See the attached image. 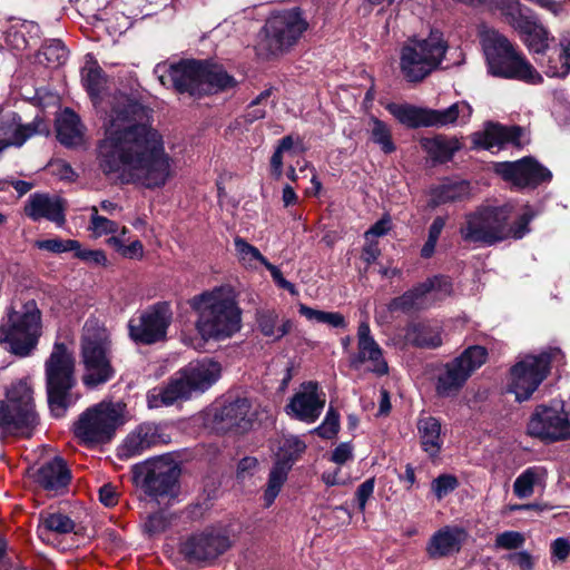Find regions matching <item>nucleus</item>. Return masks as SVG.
I'll list each match as a JSON object with an SVG mask.
<instances>
[{
    "label": "nucleus",
    "instance_id": "obj_57",
    "mask_svg": "<svg viewBox=\"0 0 570 570\" xmlns=\"http://www.w3.org/2000/svg\"><path fill=\"white\" fill-rule=\"evenodd\" d=\"M75 252V256L81 261L87 263H92L96 265H105L107 262V257L102 250H94V249H83L79 244L78 249H72Z\"/></svg>",
    "mask_w": 570,
    "mask_h": 570
},
{
    "label": "nucleus",
    "instance_id": "obj_50",
    "mask_svg": "<svg viewBox=\"0 0 570 570\" xmlns=\"http://www.w3.org/2000/svg\"><path fill=\"white\" fill-rule=\"evenodd\" d=\"M90 212L89 229L92 232L95 237H101L104 235L115 234L118 232V224L107 217L100 216L96 206H92Z\"/></svg>",
    "mask_w": 570,
    "mask_h": 570
},
{
    "label": "nucleus",
    "instance_id": "obj_52",
    "mask_svg": "<svg viewBox=\"0 0 570 570\" xmlns=\"http://www.w3.org/2000/svg\"><path fill=\"white\" fill-rule=\"evenodd\" d=\"M35 246L42 250H48L51 253H65L70 252L72 249H78L79 242L75 239L62 240L59 238L51 239H41L35 243Z\"/></svg>",
    "mask_w": 570,
    "mask_h": 570
},
{
    "label": "nucleus",
    "instance_id": "obj_22",
    "mask_svg": "<svg viewBox=\"0 0 570 570\" xmlns=\"http://www.w3.org/2000/svg\"><path fill=\"white\" fill-rule=\"evenodd\" d=\"M325 393L320 391L318 383L308 381L302 384L286 405L288 415L305 423H314L325 406Z\"/></svg>",
    "mask_w": 570,
    "mask_h": 570
},
{
    "label": "nucleus",
    "instance_id": "obj_25",
    "mask_svg": "<svg viewBox=\"0 0 570 570\" xmlns=\"http://www.w3.org/2000/svg\"><path fill=\"white\" fill-rule=\"evenodd\" d=\"M468 539V532L461 527L445 525L434 532L426 546V553L431 559H442L460 552Z\"/></svg>",
    "mask_w": 570,
    "mask_h": 570
},
{
    "label": "nucleus",
    "instance_id": "obj_42",
    "mask_svg": "<svg viewBox=\"0 0 570 570\" xmlns=\"http://www.w3.org/2000/svg\"><path fill=\"white\" fill-rule=\"evenodd\" d=\"M471 195L470 184L465 180L442 184L432 193L435 206L468 199Z\"/></svg>",
    "mask_w": 570,
    "mask_h": 570
},
{
    "label": "nucleus",
    "instance_id": "obj_3",
    "mask_svg": "<svg viewBox=\"0 0 570 570\" xmlns=\"http://www.w3.org/2000/svg\"><path fill=\"white\" fill-rule=\"evenodd\" d=\"M513 207L480 206L464 216L459 233L463 242L480 246H492L513 238L520 239L530 232L532 215L524 213L511 220Z\"/></svg>",
    "mask_w": 570,
    "mask_h": 570
},
{
    "label": "nucleus",
    "instance_id": "obj_17",
    "mask_svg": "<svg viewBox=\"0 0 570 570\" xmlns=\"http://www.w3.org/2000/svg\"><path fill=\"white\" fill-rule=\"evenodd\" d=\"M527 430L531 436L547 442L570 439V412L540 405L531 415Z\"/></svg>",
    "mask_w": 570,
    "mask_h": 570
},
{
    "label": "nucleus",
    "instance_id": "obj_28",
    "mask_svg": "<svg viewBox=\"0 0 570 570\" xmlns=\"http://www.w3.org/2000/svg\"><path fill=\"white\" fill-rule=\"evenodd\" d=\"M522 129L518 126L505 127L499 124L488 122L482 131L472 135V142L476 148H502L505 144L519 146Z\"/></svg>",
    "mask_w": 570,
    "mask_h": 570
},
{
    "label": "nucleus",
    "instance_id": "obj_4",
    "mask_svg": "<svg viewBox=\"0 0 570 570\" xmlns=\"http://www.w3.org/2000/svg\"><path fill=\"white\" fill-rule=\"evenodd\" d=\"M161 85L178 92L202 97L236 86L234 77L222 65L209 60H180L177 63H159L155 68Z\"/></svg>",
    "mask_w": 570,
    "mask_h": 570
},
{
    "label": "nucleus",
    "instance_id": "obj_7",
    "mask_svg": "<svg viewBox=\"0 0 570 570\" xmlns=\"http://www.w3.org/2000/svg\"><path fill=\"white\" fill-rule=\"evenodd\" d=\"M126 404L102 401L83 411L73 423L75 436L83 444L94 446L108 443L116 431L126 423Z\"/></svg>",
    "mask_w": 570,
    "mask_h": 570
},
{
    "label": "nucleus",
    "instance_id": "obj_43",
    "mask_svg": "<svg viewBox=\"0 0 570 570\" xmlns=\"http://www.w3.org/2000/svg\"><path fill=\"white\" fill-rule=\"evenodd\" d=\"M547 470L542 466H530L525 469L513 483V493L519 499H527L533 494L534 485L543 481Z\"/></svg>",
    "mask_w": 570,
    "mask_h": 570
},
{
    "label": "nucleus",
    "instance_id": "obj_41",
    "mask_svg": "<svg viewBox=\"0 0 570 570\" xmlns=\"http://www.w3.org/2000/svg\"><path fill=\"white\" fill-rule=\"evenodd\" d=\"M489 7L491 10L499 11L513 29L532 14V11L519 0H489Z\"/></svg>",
    "mask_w": 570,
    "mask_h": 570
},
{
    "label": "nucleus",
    "instance_id": "obj_32",
    "mask_svg": "<svg viewBox=\"0 0 570 570\" xmlns=\"http://www.w3.org/2000/svg\"><path fill=\"white\" fill-rule=\"evenodd\" d=\"M57 138L67 146H79L83 138V126L79 116L69 108H66L56 120Z\"/></svg>",
    "mask_w": 570,
    "mask_h": 570
},
{
    "label": "nucleus",
    "instance_id": "obj_5",
    "mask_svg": "<svg viewBox=\"0 0 570 570\" xmlns=\"http://www.w3.org/2000/svg\"><path fill=\"white\" fill-rule=\"evenodd\" d=\"M481 45L489 72L499 78L519 80L530 85L543 81L542 76L521 51L502 33L494 29L481 32Z\"/></svg>",
    "mask_w": 570,
    "mask_h": 570
},
{
    "label": "nucleus",
    "instance_id": "obj_20",
    "mask_svg": "<svg viewBox=\"0 0 570 570\" xmlns=\"http://www.w3.org/2000/svg\"><path fill=\"white\" fill-rule=\"evenodd\" d=\"M50 128L42 117L36 116L29 124H21L16 112L0 116V153L9 146L21 147L33 136L49 135Z\"/></svg>",
    "mask_w": 570,
    "mask_h": 570
},
{
    "label": "nucleus",
    "instance_id": "obj_6",
    "mask_svg": "<svg viewBox=\"0 0 570 570\" xmlns=\"http://www.w3.org/2000/svg\"><path fill=\"white\" fill-rule=\"evenodd\" d=\"M110 341L107 330L95 318L86 321L82 328L81 354L85 365L82 382L97 387L111 380L115 370L109 356Z\"/></svg>",
    "mask_w": 570,
    "mask_h": 570
},
{
    "label": "nucleus",
    "instance_id": "obj_60",
    "mask_svg": "<svg viewBox=\"0 0 570 570\" xmlns=\"http://www.w3.org/2000/svg\"><path fill=\"white\" fill-rule=\"evenodd\" d=\"M265 267L271 272V275H272L274 282L281 288L288 291L292 295H297L298 294L295 285L284 278V276H283V274H282V272L279 271L278 267H276L275 265L271 264L269 262L265 263Z\"/></svg>",
    "mask_w": 570,
    "mask_h": 570
},
{
    "label": "nucleus",
    "instance_id": "obj_45",
    "mask_svg": "<svg viewBox=\"0 0 570 570\" xmlns=\"http://www.w3.org/2000/svg\"><path fill=\"white\" fill-rule=\"evenodd\" d=\"M73 529L75 522L68 515L61 512L40 514V537H43L48 532L67 534L72 532Z\"/></svg>",
    "mask_w": 570,
    "mask_h": 570
},
{
    "label": "nucleus",
    "instance_id": "obj_51",
    "mask_svg": "<svg viewBox=\"0 0 570 570\" xmlns=\"http://www.w3.org/2000/svg\"><path fill=\"white\" fill-rule=\"evenodd\" d=\"M459 485L460 482L455 475L444 473L431 482V490L438 500H442L458 489Z\"/></svg>",
    "mask_w": 570,
    "mask_h": 570
},
{
    "label": "nucleus",
    "instance_id": "obj_36",
    "mask_svg": "<svg viewBox=\"0 0 570 570\" xmlns=\"http://www.w3.org/2000/svg\"><path fill=\"white\" fill-rule=\"evenodd\" d=\"M531 52L544 53L549 48V33L532 13L515 29Z\"/></svg>",
    "mask_w": 570,
    "mask_h": 570
},
{
    "label": "nucleus",
    "instance_id": "obj_44",
    "mask_svg": "<svg viewBox=\"0 0 570 570\" xmlns=\"http://www.w3.org/2000/svg\"><path fill=\"white\" fill-rule=\"evenodd\" d=\"M68 51L60 40L46 42L37 53V62L47 68H58L67 61Z\"/></svg>",
    "mask_w": 570,
    "mask_h": 570
},
{
    "label": "nucleus",
    "instance_id": "obj_35",
    "mask_svg": "<svg viewBox=\"0 0 570 570\" xmlns=\"http://www.w3.org/2000/svg\"><path fill=\"white\" fill-rule=\"evenodd\" d=\"M416 426L423 451L431 458L438 456L443 444L441 422L433 416H423L419 419Z\"/></svg>",
    "mask_w": 570,
    "mask_h": 570
},
{
    "label": "nucleus",
    "instance_id": "obj_12",
    "mask_svg": "<svg viewBox=\"0 0 570 570\" xmlns=\"http://www.w3.org/2000/svg\"><path fill=\"white\" fill-rule=\"evenodd\" d=\"M41 330V314L35 303H27L22 311H10L0 325V343L19 356H27L35 348Z\"/></svg>",
    "mask_w": 570,
    "mask_h": 570
},
{
    "label": "nucleus",
    "instance_id": "obj_46",
    "mask_svg": "<svg viewBox=\"0 0 570 570\" xmlns=\"http://www.w3.org/2000/svg\"><path fill=\"white\" fill-rule=\"evenodd\" d=\"M368 132L371 140L377 145L384 154H392L396 150V146L392 139L391 128L374 116L368 120Z\"/></svg>",
    "mask_w": 570,
    "mask_h": 570
},
{
    "label": "nucleus",
    "instance_id": "obj_62",
    "mask_svg": "<svg viewBox=\"0 0 570 570\" xmlns=\"http://www.w3.org/2000/svg\"><path fill=\"white\" fill-rule=\"evenodd\" d=\"M391 228L390 218L383 217L377 220L368 230L365 232V240H373L374 237H381L387 234Z\"/></svg>",
    "mask_w": 570,
    "mask_h": 570
},
{
    "label": "nucleus",
    "instance_id": "obj_58",
    "mask_svg": "<svg viewBox=\"0 0 570 570\" xmlns=\"http://www.w3.org/2000/svg\"><path fill=\"white\" fill-rule=\"evenodd\" d=\"M426 283H432L431 293L439 294V299L450 296L452 294V283L445 276H433L426 279Z\"/></svg>",
    "mask_w": 570,
    "mask_h": 570
},
{
    "label": "nucleus",
    "instance_id": "obj_29",
    "mask_svg": "<svg viewBox=\"0 0 570 570\" xmlns=\"http://www.w3.org/2000/svg\"><path fill=\"white\" fill-rule=\"evenodd\" d=\"M163 442L159 428L155 423L145 422L125 438L119 449L122 456L131 458Z\"/></svg>",
    "mask_w": 570,
    "mask_h": 570
},
{
    "label": "nucleus",
    "instance_id": "obj_2",
    "mask_svg": "<svg viewBox=\"0 0 570 570\" xmlns=\"http://www.w3.org/2000/svg\"><path fill=\"white\" fill-rule=\"evenodd\" d=\"M188 304L196 313L195 327L205 341L232 337L242 327V311L230 286H218L193 296Z\"/></svg>",
    "mask_w": 570,
    "mask_h": 570
},
{
    "label": "nucleus",
    "instance_id": "obj_19",
    "mask_svg": "<svg viewBox=\"0 0 570 570\" xmlns=\"http://www.w3.org/2000/svg\"><path fill=\"white\" fill-rule=\"evenodd\" d=\"M494 170L518 188H534L552 177L550 170L530 157L495 164Z\"/></svg>",
    "mask_w": 570,
    "mask_h": 570
},
{
    "label": "nucleus",
    "instance_id": "obj_38",
    "mask_svg": "<svg viewBox=\"0 0 570 570\" xmlns=\"http://www.w3.org/2000/svg\"><path fill=\"white\" fill-rule=\"evenodd\" d=\"M404 340L406 343L420 348H436L442 344L439 327L428 323L410 324L405 328Z\"/></svg>",
    "mask_w": 570,
    "mask_h": 570
},
{
    "label": "nucleus",
    "instance_id": "obj_21",
    "mask_svg": "<svg viewBox=\"0 0 570 570\" xmlns=\"http://www.w3.org/2000/svg\"><path fill=\"white\" fill-rule=\"evenodd\" d=\"M227 535L219 532H199L180 543L179 551L189 562L215 559L230 548Z\"/></svg>",
    "mask_w": 570,
    "mask_h": 570
},
{
    "label": "nucleus",
    "instance_id": "obj_10",
    "mask_svg": "<svg viewBox=\"0 0 570 570\" xmlns=\"http://www.w3.org/2000/svg\"><path fill=\"white\" fill-rule=\"evenodd\" d=\"M45 372L50 411L60 417L68 407V394L76 383L75 358L63 343H55L45 363Z\"/></svg>",
    "mask_w": 570,
    "mask_h": 570
},
{
    "label": "nucleus",
    "instance_id": "obj_16",
    "mask_svg": "<svg viewBox=\"0 0 570 570\" xmlns=\"http://www.w3.org/2000/svg\"><path fill=\"white\" fill-rule=\"evenodd\" d=\"M306 444L295 435L284 436L276 452L275 462L268 475V482L264 493V502L269 507L281 492L282 487L287 480L288 472L294 463L305 452Z\"/></svg>",
    "mask_w": 570,
    "mask_h": 570
},
{
    "label": "nucleus",
    "instance_id": "obj_49",
    "mask_svg": "<svg viewBox=\"0 0 570 570\" xmlns=\"http://www.w3.org/2000/svg\"><path fill=\"white\" fill-rule=\"evenodd\" d=\"M81 75L87 92L92 99H97L106 83L102 69L97 63L87 65Z\"/></svg>",
    "mask_w": 570,
    "mask_h": 570
},
{
    "label": "nucleus",
    "instance_id": "obj_33",
    "mask_svg": "<svg viewBox=\"0 0 570 570\" xmlns=\"http://www.w3.org/2000/svg\"><path fill=\"white\" fill-rule=\"evenodd\" d=\"M472 114L473 108L465 100L456 101L445 109H431L432 127L463 126L470 121Z\"/></svg>",
    "mask_w": 570,
    "mask_h": 570
},
{
    "label": "nucleus",
    "instance_id": "obj_63",
    "mask_svg": "<svg viewBox=\"0 0 570 570\" xmlns=\"http://www.w3.org/2000/svg\"><path fill=\"white\" fill-rule=\"evenodd\" d=\"M381 255V249L379 248L377 242L374 240H365V245L362 248L361 258L366 265H371L374 263L377 257Z\"/></svg>",
    "mask_w": 570,
    "mask_h": 570
},
{
    "label": "nucleus",
    "instance_id": "obj_48",
    "mask_svg": "<svg viewBox=\"0 0 570 570\" xmlns=\"http://www.w3.org/2000/svg\"><path fill=\"white\" fill-rule=\"evenodd\" d=\"M301 315L306 317L308 321L327 324L335 328H345V317L338 312H324L314 309L307 305L301 304L298 307Z\"/></svg>",
    "mask_w": 570,
    "mask_h": 570
},
{
    "label": "nucleus",
    "instance_id": "obj_59",
    "mask_svg": "<svg viewBox=\"0 0 570 570\" xmlns=\"http://www.w3.org/2000/svg\"><path fill=\"white\" fill-rule=\"evenodd\" d=\"M374 485V478L367 479L366 481L358 485L355 495L358 503V509L361 511H364L368 498L373 494Z\"/></svg>",
    "mask_w": 570,
    "mask_h": 570
},
{
    "label": "nucleus",
    "instance_id": "obj_53",
    "mask_svg": "<svg viewBox=\"0 0 570 570\" xmlns=\"http://www.w3.org/2000/svg\"><path fill=\"white\" fill-rule=\"evenodd\" d=\"M340 415L336 410L330 406L323 423L317 426L314 432L325 439H331L338 432Z\"/></svg>",
    "mask_w": 570,
    "mask_h": 570
},
{
    "label": "nucleus",
    "instance_id": "obj_39",
    "mask_svg": "<svg viewBox=\"0 0 570 570\" xmlns=\"http://www.w3.org/2000/svg\"><path fill=\"white\" fill-rule=\"evenodd\" d=\"M420 142L429 156L439 163L451 160L453 155L462 147L458 138L443 135H438L432 138H422Z\"/></svg>",
    "mask_w": 570,
    "mask_h": 570
},
{
    "label": "nucleus",
    "instance_id": "obj_37",
    "mask_svg": "<svg viewBox=\"0 0 570 570\" xmlns=\"http://www.w3.org/2000/svg\"><path fill=\"white\" fill-rule=\"evenodd\" d=\"M386 109L402 125L409 128L432 127L430 108H420L412 105L389 104Z\"/></svg>",
    "mask_w": 570,
    "mask_h": 570
},
{
    "label": "nucleus",
    "instance_id": "obj_14",
    "mask_svg": "<svg viewBox=\"0 0 570 570\" xmlns=\"http://www.w3.org/2000/svg\"><path fill=\"white\" fill-rule=\"evenodd\" d=\"M487 356L485 347L474 345L468 347L460 356L444 364L438 375V394L441 396L455 395L471 374L485 363Z\"/></svg>",
    "mask_w": 570,
    "mask_h": 570
},
{
    "label": "nucleus",
    "instance_id": "obj_64",
    "mask_svg": "<svg viewBox=\"0 0 570 570\" xmlns=\"http://www.w3.org/2000/svg\"><path fill=\"white\" fill-rule=\"evenodd\" d=\"M99 500L106 507H114L118 502L116 488L110 483L104 484L99 489Z\"/></svg>",
    "mask_w": 570,
    "mask_h": 570
},
{
    "label": "nucleus",
    "instance_id": "obj_40",
    "mask_svg": "<svg viewBox=\"0 0 570 570\" xmlns=\"http://www.w3.org/2000/svg\"><path fill=\"white\" fill-rule=\"evenodd\" d=\"M256 320L261 333L273 341L281 340L293 327L291 320H284L279 324L278 314L273 309L258 312Z\"/></svg>",
    "mask_w": 570,
    "mask_h": 570
},
{
    "label": "nucleus",
    "instance_id": "obj_30",
    "mask_svg": "<svg viewBox=\"0 0 570 570\" xmlns=\"http://www.w3.org/2000/svg\"><path fill=\"white\" fill-rule=\"evenodd\" d=\"M191 395L188 383L176 373L164 386L153 389L147 394V403L150 409L174 405L178 401L187 400Z\"/></svg>",
    "mask_w": 570,
    "mask_h": 570
},
{
    "label": "nucleus",
    "instance_id": "obj_56",
    "mask_svg": "<svg viewBox=\"0 0 570 570\" xmlns=\"http://www.w3.org/2000/svg\"><path fill=\"white\" fill-rule=\"evenodd\" d=\"M168 524L169 523L167 518L163 513L156 512L148 515L147 520L144 523V530L148 534L153 535L165 531Z\"/></svg>",
    "mask_w": 570,
    "mask_h": 570
},
{
    "label": "nucleus",
    "instance_id": "obj_54",
    "mask_svg": "<svg viewBox=\"0 0 570 570\" xmlns=\"http://www.w3.org/2000/svg\"><path fill=\"white\" fill-rule=\"evenodd\" d=\"M560 68L554 67L551 70L552 76L564 77L570 72V33H566L562 36L560 40Z\"/></svg>",
    "mask_w": 570,
    "mask_h": 570
},
{
    "label": "nucleus",
    "instance_id": "obj_9",
    "mask_svg": "<svg viewBox=\"0 0 570 570\" xmlns=\"http://www.w3.org/2000/svg\"><path fill=\"white\" fill-rule=\"evenodd\" d=\"M39 423L33 401V391L24 380L10 385L6 400L0 401V430L6 433L30 438Z\"/></svg>",
    "mask_w": 570,
    "mask_h": 570
},
{
    "label": "nucleus",
    "instance_id": "obj_13",
    "mask_svg": "<svg viewBox=\"0 0 570 570\" xmlns=\"http://www.w3.org/2000/svg\"><path fill=\"white\" fill-rule=\"evenodd\" d=\"M559 353L558 348H551L539 355H527L511 367L509 392L515 395L517 401L522 402L531 397L547 379L551 361Z\"/></svg>",
    "mask_w": 570,
    "mask_h": 570
},
{
    "label": "nucleus",
    "instance_id": "obj_1",
    "mask_svg": "<svg viewBox=\"0 0 570 570\" xmlns=\"http://www.w3.org/2000/svg\"><path fill=\"white\" fill-rule=\"evenodd\" d=\"M144 107L127 95L114 97L105 136L97 148L98 166L121 184L147 189L164 187L176 175L163 136L141 119Z\"/></svg>",
    "mask_w": 570,
    "mask_h": 570
},
{
    "label": "nucleus",
    "instance_id": "obj_55",
    "mask_svg": "<svg viewBox=\"0 0 570 570\" xmlns=\"http://www.w3.org/2000/svg\"><path fill=\"white\" fill-rule=\"evenodd\" d=\"M524 543V537L517 531H505L497 535L495 546L502 549H518Z\"/></svg>",
    "mask_w": 570,
    "mask_h": 570
},
{
    "label": "nucleus",
    "instance_id": "obj_27",
    "mask_svg": "<svg viewBox=\"0 0 570 570\" xmlns=\"http://www.w3.org/2000/svg\"><path fill=\"white\" fill-rule=\"evenodd\" d=\"M179 372L188 383L191 393L204 392L219 379L222 367L212 358H203L190 362Z\"/></svg>",
    "mask_w": 570,
    "mask_h": 570
},
{
    "label": "nucleus",
    "instance_id": "obj_8",
    "mask_svg": "<svg viewBox=\"0 0 570 570\" xmlns=\"http://www.w3.org/2000/svg\"><path fill=\"white\" fill-rule=\"evenodd\" d=\"M446 43L438 31L425 39H407L400 49V70L409 82H421L439 68Z\"/></svg>",
    "mask_w": 570,
    "mask_h": 570
},
{
    "label": "nucleus",
    "instance_id": "obj_15",
    "mask_svg": "<svg viewBox=\"0 0 570 570\" xmlns=\"http://www.w3.org/2000/svg\"><path fill=\"white\" fill-rule=\"evenodd\" d=\"M171 321L173 312L169 304L166 302L156 303L129 320V337L136 344L141 345L163 342L167 337Z\"/></svg>",
    "mask_w": 570,
    "mask_h": 570
},
{
    "label": "nucleus",
    "instance_id": "obj_61",
    "mask_svg": "<svg viewBox=\"0 0 570 570\" xmlns=\"http://www.w3.org/2000/svg\"><path fill=\"white\" fill-rule=\"evenodd\" d=\"M353 458V446L350 442L338 444L332 452L331 460L336 464H344Z\"/></svg>",
    "mask_w": 570,
    "mask_h": 570
},
{
    "label": "nucleus",
    "instance_id": "obj_11",
    "mask_svg": "<svg viewBox=\"0 0 570 570\" xmlns=\"http://www.w3.org/2000/svg\"><path fill=\"white\" fill-rule=\"evenodd\" d=\"M307 29L298 8L275 11L266 20L258 49L262 53L277 56L287 51Z\"/></svg>",
    "mask_w": 570,
    "mask_h": 570
},
{
    "label": "nucleus",
    "instance_id": "obj_23",
    "mask_svg": "<svg viewBox=\"0 0 570 570\" xmlns=\"http://www.w3.org/2000/svg\"><path fill=\"white\" fill-rule=\"evenodd\" d=\"M253 420L252 404L243 397L217 407L214 412L213 424L218 432L243 433L250 429Z\"/></svg>",
    "mask_w": 570,
    "mask_h": 570
},
{
    "label": "nucleus",
    "instance_id": "obj_24",
    "mask_svg": "<svg viewBox=\"0 0 570 570\" xmlns=\"http://www.w3.org/2000/svg\"><path fill=\"white\" fill-rule=\"evenodd\" d=\"M350 363L354 368H360L361 365L368 363V370L377 375H385L389 372L382 348L371 335L370 325L366 322L358 325L357 352L351 356Z\"/></svg>",
    "mask_w": 570,
    "mask_h": 570
},
{
    "label": "nucleus",
    "instance_id": "obj_31",
    "mask_svg": "<svg viewBox=\"0 0 570 570\" xmlns=\"http://www.w3.org/2000/svg\"><path fill=\"white\" fill-rule=\"evenodd\" d=\"M36 480L43 489L57 492L68 485L70 471L61 458H55L39 468Z\"/></svg>",
    "mask_w": 570,
    "mask_h": 570
},
{
    "label": "nucleus",
    "instance_id": "obj_47",
    "mask_svg": "<svg viewBox=\"0 0 570 570\" xmlns=\"http://www.w3.org/2000/svg\"><path fill=\"white\" fill-rule=\"evenodd\" d=\"M235 250L237 257L243 266L248 268H256L257 263L265 266L268 261L261 254L259 249L242 237H235L234 239Z\"/></svg>",
    "mask_w": 570,
    "mask_h": 570
},
{
    "label": "nucleus",
    "instance_id": "obj_26",
    "mask_svg": "<svg viewBox=\"0 0 570 570\" xmlns=\"http://www.w3.org/2000/svg\"><path fill=\"white\" fill-rule=\"evenodd\" d=\"M66 204L59 197H51L47 194H33L29 197L24 212L32 220L48 219L62 226L66 223Z\"/></svg>",
    "mask_w": 570,
    "mask_h": 570
},
{
    "label": "nucleus",
    "instance_id": "obj_18",
    "mask_svg": "<svg viewBox=\"0 0 570 570\" xmlns=\"http://www.w3.org/2000/svg\"><path fill=\"white\" fill-rule=\"evenodd\" d=\"M180 470L171 460L157 459L147 466L142 488L149 497L157 500L176 498L179 492Z\"/></svg>",
    "mask_w": 570,
    "mask_h": 570
},
{
    "label": "nucleus",
    "instance_id": "obj_34",
    "mask_svg": "<svg viewBox=\"0 0 570 570\" xmlns=\"http://www.w3.org/2000/svg\"><path fill=\"white\" fill-rule=\"evenodd\" d=\"M431 286L432 283H426L425 279L403 295L393 298L389 304V309L391 312H411L428 308L430 306L428 295L431 293Z\"/></svg>",
    "mask_w": 570,
    "mask_h": 570
}]
</instances>
